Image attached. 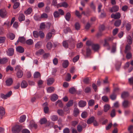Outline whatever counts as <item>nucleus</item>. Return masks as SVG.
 <instances>
[{"instance_id": "obj_63", "label": "nucleus", "mask_w": 133, "mask_h": 133, "mask_svg": "<svg viewBox=\"0 0 133 133\" xmlns=\"http://www.w3.org/2000/svg\"><path fill=\"white\" fill-rule=\"evenodd\" d=\"M44 5V3L42 2L39 3L38 4V6L39 8L43 7Z\"/></svg>"}, {"instance_id": "obj_36", "label": "nucleus", "mask_w": 133, "mask_h": 133, "mask_svg": "<svg viewBox=\"0 0 133 133\" xmlns=\"http://www.w3.org/2000/svg\"><path fill=\"white\" fill-rule=\"evenodd\" d=\"M42 42H38L35 44V46L36 48L38 49L42 45Z\"/></svg>"}, {"instance_id": "obj_21", "label": "nucleus", "mask_w": 133, "mask_h": 133, "mask_svg": "<svg viewBox=\"0 0 133 133\" xmlns=\"http://www.w3.org/2000/svg\"><path fill=\"white\" fill-rule=\"evenodd\" d=\"M130 102L127 100H124L122 103V105L125 108H127L128 107Z\"/></svg>"}, {"instance_id": "obj_59", "label": "nucleus", "mask_w": 133, "mask_h": 133, "mask_svg": "<svg viewBox=\"0 0 133 133\" xmlns=\"http://www.w3.org/2000/svg\"><path fill=\"white\" fill-rule=\"evenodd\" d=\"M86 44L87 45L89 46L93 44L92 42L90 40H89L87 41L86 43Z\"/></svg>"}, {"instance_id": "obj_15", "label": "nucleus", "mask_w": 133, "mask_h": 133, "mask_svg": "<svg viewBox=\"0 0 133 133\" xmlns=\"http://www.w3.org/2000/svg\"><path fill=\"white\" fill-rule=\"evenodd\" d=\"M67 6V4L65 2H63L62 3H59L57 5V7L59 8L61 7H63L66 8Z\"/></svg>"}, {"instance_id": "obj_13", "label": "nucleus", "mask_w": 133, "mask_h": 133, "mask_svg": "<svg viewBox=\"0 0 133 133\" xmlns=\"http://www.w3.org/2000/svg\"><path fill=\"white\" fill-rule=\"evenodd\" d=\"M92 48L94 50L97 51L99 49L100 46L98 44H93L92 45Z\"/></svg>"}, {"instance_id": "obj_7", "label": "nucleus", "mask_w": 133, "mask_h": 133, "mask_svg": "<svg viewBox=\"0 0 133 133\" xmlns=\"http://www.w3.org/2000/svg\"><path fill=\"white\" fill-rule=\"evenodd\" d=\"M54 81L55 80L53 78H49L47 80V84L48 85H51L52 84Z\"/></svg>"}, {"instance_id": "obj_51", "label": "nucleus", "mask_w": 133, "mask_h": 133, "mask_svg": "<svg viewBox=\"0 0 133 133\" xmlns=\"http://www.w3.org/2000/svg\"><path fill=\"white\" fill-rule=\"evenodd\" d=\"M110 115L111 117H113L115 116V110L114 109H113L111 111Z\"/></svg>"}, {"instance_id": "obj_57", "label": "nucleus", "mask_w": 133, "mask_h": 133, "mask_svg": "<svg viewBox=\"0 0 133 133\" xmlns=\"http://www.w3.org/2000/svg\"><path fill=\"white\" fill-rule=\"evenodd\" d=\"M127 53L126 58L128 59H129L131 58L132 56L131 53L130 52H128Z\"/></svg>"}, {"instance_id": "obj_47", "label": "nucleus", "mask_w": 133, "mask_h": 133, "mask_svg": "<svg viewBox=\"0 0 133 133\" xmlns=\"http://www.w3.org/2000/svg\"><path fill=\"white\" fill-rule=\"evenodd\" d=\"M57 113L60 116H62L64 114L63 111L61 109H58L57 111Z\"/></svg>"}, {"instance_id": "obj_55", "label": "nucleus", "mask_w": 133, "mask_h": 133, "mask_svg": "<svg viewBox=\"0 0 133 133\" xmlns=\"http://www.w3.org/2000/svg\"><path fill=\"white\" fill-rule=\"evenodd\" d=\"M48 18V15L45 13H43L42 14L41 16V18Z\"/></svg>"}, {"instance_id": "obj_28", "label": "nucleus", "mask_w": 133, "mask_h": 133, "mask_svg": "<svg viewBox=\"0 0 133 133\" xmlns=\"http://www.w3.org/2000/svg\"><path fill=\"white\" fill-rule=\"evenodd\" d=\"M110 106L108 104H105L104 106V110L105 112H107L109 109Z\"/></svg>"}, {"instance_id": "obj_49", "label": "nucleus", "mask_w": 133, "mask_h": 133, "mask_svg": "<svg viewBox=\"0 0 133 133\" xmlns=\"http://www.w3.org/2000/svg\"><path fill=\"white\" fill-rule=\"evenodd\" d=\"M47 120L45 118H44L40 120V123L41 124H43L46 123Z\"/></svg>"}, {"instance_id": "obj_24", "label": "nucleus", "mask_w": 133, "mask_h": 133, "mask_svg": "<svg viewBox=\"0 0 133 133\" xmlns=\"http://www.w3.org/2000/svg\"><path fill=\"white\" fill-rule=\"evenodd\" d=\"M68 64L69 62L68 60L64 61L62 64L64 68H66L68 66Z\"/></svg>"}, {"instance_id": "obj_18", "label": "nucleus", "mask_w": 133, "mask_h": 133, "mask_svg": "<svg viewBox=\"0 0 133 133\" xmlns=\"http://www.w3.org/2000/svg\"><path fill=\"white\" fill-rule=\"evenodd\" d=\"M95 117L94 116H92L89 118L87 121L88 124H90L93 122L95 120Z\"/></svg>"}, {"instance_id": "obj_10", "label": "nucleus", "mask_w": 133, "mask_h": 133, "mask_svg": "<svg viewBox=\"0 0 133 133\" xmlns=\"http://www.w3.org/2000/svg\"><path fill=\"white\" fill-rule=\"evenodd\" d=\"M5 82L7 86H10L12 84L13 81L11 78H9Z\"/></svg>"}, {"instance_id": "obj_39", "label": "nucleus", "mask_w": 133, "mask_h": 133, "mask_svg": "<svg viewBox=\"0 0 133 133\" xmlns=\"http://www.w3.org/2000/svg\"><path fill=\"white\" fill-rule=\"evenodd\" d=\"M46 47L48 49H51L52 47V44L50 42H48L46 45Z\"/></svg>"}, {"instance_id": "obj_22", "label": "nucleus", "mask_w": 133, "mask_h": 133, "mask_svg": "<svg viewBox=\"0 0 133 133\" xmlns=\"http://www.w3.org/2000/svg\"><path fill=\"white\" fill-rule=\"evenodd\" d=\"M34 76L35 78H40L41 75L40 73L38 72L37 71L35 72L34 75Z\"/></svg>"}, {"instance_id": "obj_11", "label": "nucleus", "mask_w": 133, "mask_h": 133, "mask_svg": "<svg viewBox=\"0 0 133 133\" xmlns=\"http://www.w3.org/2000/svg\"><path fill=\"white\" fill-rule=\"evenodd\" d=\"M86 102L83 101H81L78 102L79 106L80 107H83L85 106L86 104Z\"/></svg>"}, {"instance_id": "obj_17", "label": "nucleus", "mask_w": 133, "mask_h": 133, "mask_svg": "<svg viewBox=\"0 0 133 133\" xmlns=\"http://www.w3.org/2000/svg\"><path fill=\"white\" fill-rule=\"evenodd\" d=\"M131 49V46L128 44L126 45L125 47V49L124 50V52L127 53L128 52H129L130 51Z\"/></svg>"}, {"instance_id": "obj_31", "label": "nucleus", "mask_w": 133, "mask_h": 133, "mask_svg": "<svg viewBox=\"0 0 133 133\" xmlns=\"http://www.w3.org/2000/svg\"><path fill=\"white\" fill-rule=\"evenodd\" d=\"M121 23V21L120 20H116L115 22L114 25L116 26H119Z\"/></svg>"}, {"instance_id": "obj_14", "label": "nucleus", "mask_w": 133, "mask_h": 133, "mask_svg": "<svg viewBox=\"0 0 133 133\" xmlns=\"http://www.w3.org/2000/svg\"><path fill=\"white\" fill-rule=\"evenodd\" d=\"M16 50L17 51L21 53H23L24 51V49L21 46L17 47L16 48Z\"/></svg>"}, {"instance_id": "obj_35", "label": "nucleus", "mask_w": 133, "mask_h": 133, "mask_svg": "<svg viewBox=\"0 0 133 133\" xmlns=\"http://www.w3.org/2000/svg\"><path fill=\"white\" fill-rule=\"evenodd\" d=\"M58 117L57 116L53 115L51 116V119L53 121H56L57 120Z\"/></svg>"}, {"instance_id": "obj_53", "label": "nucleus", "mask_w": 133, "mask_h": 133, "mask_svg": "<svg viewBox=\"0 0 133 133\" xmlns=\"http://www.w3.org/2000/svg\"><path fill=\"white\" fill-rule=\"evenodd\" d=\"M102 99L103 101L105 102H107L108 101L109 99L107 96H104L102 97Z\"/></svg>"}, {"instance_id": "obj_1", "label": "nucleus", "mask_w": 133, "mask_h": 133, "mask_svg": "<svg viewBox=\"0 0 133 133\" xmlns=\"http://www.w3.org/2000/svg\"><path fill=\"white\" fill-rule=\"evenodd\" d=\"M15 70L17 71V75L18 77L21 78L23 75L21 68L19 65H17L15 67Z\"/></svg>"}, {"instance_id": "obj_30", "label": "nucleus", "mask_w": 133, "mask_h": 133, "mask_svg": "<svg viewBox=\"0 0 133 133\" xmlns=\"http://www.w3.org/2000/svg\"><path fill=\"white\" fill-rule=\"evenodd\" d=\"M26 116L25 115H23L21 116L19 121L20 122L22 123L25 120Z\"/></svg>"}, {"instance_id": "obj_60", "label": "nucleus", "mask_w": 133, "mask_h": 133, "mask_svg": "<svg viewBox=\"0 0 133 133\" xmlns=\"http://www.w3.org/2000/svg\"><path fill=\"white\" fill-rule=\"evenodd\" d=\"M75 15L79 18H81V15L77 10H76V11Z\"/></svg>"}, {"instance_id": "obj_42", "label": "nucleus", "mask_w": 133, "mask_h": 133, "mask_svg": "<svg viewBox=\"0 0 133 133\" xmlns=\"http://www.w3.org/2000/svg\"><path fill=\"white\" fill-rule=\"evenodd\" d=\"M30 125L31 127H34L35 128H36L37 127V125L35 124L33 121H31Z\"/></svg>"}, {"instance_id": "obj_19", "label": "nucleus", "mask_w": 133, "mask_h": 133, "mask_svg": "<svg viewBox=\"0 0 133 133\" xmlns=\"http://www.w3.org/2000/svg\"><path fill=\"white\" fill-rule=\"evenodd\" d=\"M118 7L117 6H113L112 8L110 10V11L111 12H116L118 11Z\"/></svg>"}, {"instance_id": "obj_8", "label": "nucleus", "mask_w": 133, "mask_h": 133, "mask_svg": "<svg viewBox=\"0 0 133 133\" xmlns=\"http://www.w3.org/2000/svg\"><path fill=\"white\" fill-rule=\"evenodd\" d=\"M5 111L4 109L2 107H0V117L2 118V117L5 114Z\"/></svg>"}, {"instance_id": "obj_58", "label": "nucleus", "mask_w": 133, "mask_h": 133, "mask_svg": "<svg viewBox=\"0 0 133 133\" xmlns=\"http://www.w3.org/2000/svg\"><path fill=\"white\" fill-rule=\"evenodd\" d=\"M81 116L83 118H85L87 116V113L86 112H82L81 114Z\"/></svg>"}, {"instance_id": "obj_6", "label": "nucleus", "mask_w": 133, "mask_h": 133, "mask_svg": "<svg viewBox=\"0 0 133 133\" xmlns=\"http://www.w3.org/2000/svg\"><path fill=\"white\" fill-rule=\"evenodd\" d=\"M19 42L22 43H25V39L23 37H19L16 43H15V44L16 45Z\"/></svg>"}, {"instance_id": "obj_29", "label": "nucleus", "mask_w": 133, "mask_h": 133, "mask_svg": "<svg viewBox=\"0 0 133 133\" xmlns=\"http://www.w3.org/2000/svg\"><path fill=\"white\" fill-rule=\"evenodd\" d=\"M56 105H58L60 107H62L63 106V104L62 101L60 100H58L55 102Z\"/></svg>"}, {"instance_id": "obj_34", "label": "nucleus", "mask_w": 133, "mask_h": 133, "mask_svg": "<svg viewBox=\"0 0 133 133\" xmlns=\"http://www.w3.org/2000/svg\"><path fill=\"white\" fill-rule=\"evenodd\" d=\"M32 11V8H29L26 10L24 11V13L26 14L29 15L31 13Z\"/></svg>"}, {"instance_id": "obj_61", "label": "nucleus", "mask_w": 133, "mask_h": 133, "mask_svg": "<svg viewBox=\"0 0 133 133\" xmlns=\"http://www.w3.org/2000/svg\"><path fill=\"white\" fill-rule=\"evenodd\" d=\"M39 36L41 38H43L44 36V34L43 32L42 31H39Z\"/></svg>"}, {"instance_id": "obj_5", "label": "nucleus", "mask_w": 133, "mask_h": 133, "mask_svg": "<svg viewBox=\"0 0 133 133\" xmlns=\"http://www.w3.org/2000/svg\"><path fill=\"white\" fill-rule=\"evenodd\" d=\"M111 16L112 18H114L115 19H118L120 18L121 14L119 12H117L115 14H111Z\"/></svg>"}, {"instance_id": "obj_32", "label": "nucleus", "mask_w": 133, "mask_h": 133, "mask_svg": "<svg viewBox=\"0 0 133 133\" xmlns=\"http://www.w3.org/2000/svg\"><path fill=\"white\" fill-rule=\"evenodd\" d=\"M55 90L54 87H50L48 88L47 89V90L48 93H51L53 91Z\"/></svg>"}, {"instance_id": "obj_52", "label": "nucleus", "mask_w": 133, "mask_h": 133, "mask_svg": "<svg viewBox=\"0 0 133 133\" xmlns=\"http://www.w3.org/2000/svg\"><path fill=\"white\" fill-rule=\"evenodd\" d=\"M91 91V89L89 87H87L84 89V92L85 93H88L89 92Z\"/></svg>"}, {"instance_id": "obj_26", "label": "nucleus", "mask_w": 133, "mask_h": 133, "mask_svg": "<svg viewBox=\"0 0 133 133\" xmlns=\"http://www.w3.org/2000/svg\"><path fill=\"white\" fill-rule=\"evenodd\" d=\"M44 51L42 49H40L38 51L36 52V55L37 56H39L44 53Z\"/></svg>"}, {"instance_id": "obj_43", "label": "nucleus", "mask_w": 133, "mask_h": 133, "mask_svg": "<svg viewBox=\"0 0 133 133\" xmlns=\"http://www.w3.org/2000/svg\"><path fill=\"white\" fill-rule=\"evenodd\" d=\"M33 36L36 38H38L39 36V32L38 33L36 31H34L33 32Z\"/></svg>"}, {"instance_id": "obj_33", "label": "nucleus", "mask_w": 133, "mask_h": 133, "mask_svg": "<svg viewBox=\"0 0 133 133\" xmlns=\"http://www.w3.org/2000/svg\"><path fill=\"white\" fill-rule=\"evenodd\" d=\"M52 34L51 32H48L46 35V38L47 39L49 40L51 39L52 36Z\"/></svg>"}, {"instance_id": "obj_37", "label": "nucleus", "mask_w": 133, "mask_h": 133, "mask_svg": "<svg viewBox=\"0 0 133 133\" xmlns=\"http://www.w3.org/2000/svg\"><path fill=\"white\" fill-rule=\"evenodd\" d=\"M9 38L11 40H13L15 38V35L12 33H10L8 35Z\"/></svg>"}, {"instance_id": "obj_44", "label": "nucleus", "mask_w": 133, "mask_h": 133, "mask_svg": "<svg viewBox=\"0 0 133 133\" xmlns=\"http://www.w3.org/2000/svg\"><path fill=\"white\" fill-rule=\"evenodd\" d=\"M73 100H70L66 104V106L68 107H69L73 105Z\"/></svg>"}, {"instance_id": "obj_23", "label": "nucleus", "mask_w": 133, "mask_h": 133, "mask_svg": "<svg viewBox=\"0 0 133 133\" xmlns=\"http://www.w3.org/2000/svg\"><path fill=\"white\" fill-rule=\"evenodd\" d=\"M129 95V93L128 92H123L121 94V97L122 98L124 99L128 97Z\"/></svg>"}, {"instance_id": "obj_9", "label": "nucleus", "mask_w": 133, "mask_h": 133, "mask_svg": "<svg viewBox=\"0 0 133 133\" xmlns=\"http://www.w3.org/2000/svg\"><path fill=\"white\" fill-rule=\"evenodd\" d=\"M18 19L20 22L24 21L25 19L24 15L22 14H19L18 15Z\"/></svg>"}, {"instance_id": "obj_48", "label": "nucleus", "mask_w": 133, "mask_h": 133, "mask_svg": "<svg viewBox=\"0 0 133 133\" xmlns=\"http://www.w3.org/2000/svg\"><path fill=\"white\" fill-rule=\"evenodd\" d=\"M20 3L18 2L15 3L13 6V8L14 9H16L18 8L19 5Z\"/></svg>"}, {"instance_id": "obj_27", "label": "nucleus", "mask_w": 133, "mask_h": 133, "mask_svg": "<svg viewBox=\"0 0 133 133\" xmlns=\"http://www.w3.org/2000/svg\"><path fill=\"white\" fill-rule=\"evenodd\" d=\"M79 113V110L77 108H75L74 110V115L75 117L77 116Z\"/></svg>"}, {"instance_id": "obj_3", "label": "nucleus", "mask_w": 133, "mask_h": 133, "mask_svg": "<svg viewBox=\"0 0 133 133\" xmlns=\"http://www.w3.org/2000/svg\"><path fill=\"white\" fill-rule=\"evenodd\" d=\"M7 12L5 9L0 10V16L2 18H5L7 17Z\"/></svg>"}, {"instance_id": "obj_62", "label": "nucleus", "mask_w": 133, "mask_h": 133, "mask_svg": "<svg viewBox=\"0 0 133 133\" xmlns=\"http://www.w3.org/2000/svg\"><path fill=\"white\" fill-rule=\"evenodd\" d=\"M13 68L11 67L10 66H7L6 69V71L7 72L9 70H10L11 71H12L13 70Z\"/></svg>"}, {"instance_id": "obj_2", "label": "nucleus", "mask_w": 133, "mask_h": 133, "mask_svg": "<svg viewBox=\"0 0 133 133\" xmlns=\"http://www.w3.org/2000/svg\"><path fill=\"white\" fill-rule=\"evenodd\" d=\"M21 127L18 125L13 127L12 129V132L14 133H18L21 130Z\"/></svg>"}, {"instance_id": "obj_50", "label": "nucleus", "mask_w": 133, "mask_h": 133, "mask_svg": "<svg viewBox=\"0 0 133 133\" xmlns=\"http://www.w3.org/2000/svg\"><path fill=\"white\" fill-rule=\"evenodd\" d=\"M71 75L69 73H68L65 78V80L67 81H69L71 79Z\"/></svg>"}, {"instance_id": "obj_45", "label": "nucleus", "mask_w": 133, "mask_h": 133, "mask_svg": "<svg viewBox=\"0 0 133 133\" xmlns=\"http://www.w3.org/2000/svg\"><path fill=\"white\" fill-rule=\"evenodd\" d=\"M69 92L71 94H73L76 92V90L74 87H72L69 89Z\"/></svg>"}, {"instance_id": "obj_38", "label": "nucleus", "mask_w": 133, "mask_h": 133, "mask_svg": "<svg viewBox=\"0 0 133 133\" xmlns=\"http://www.w3.org/2000/svg\"><path fill=\"white\" fill-rule=\"evenodd\" d=\"M88 103L89 106H92L94 104L95 101L93 99H91L89 101Z\"/></svg>"}, {"instance_id": "obj_64", "label": "nucleus", "mask_w": 133, "mask_h": 133, "mask_svg": "<svg viewBox=\"0 0 133 133\" xmlns=\"http://www.w3.org/2000/svg\"><path fill=\"white\" fill-rule=\"evenodd\" d=\"M70 132V130L68 128H65L63 130V133H69Z\"/></svg>"}, {"instance_id": "obj_16", "label": "nucleus", "mask_w": 133, "mask_h": 133, "mask_svg": "<svg viewBox=\"0 0 133 133\" xmlns=\"http://www.w3.org/2000/svg\"><path fill=\"white\" fill-rule=\"evenodd\" d=\"M28 85V83L26 82L25 81H23L21 84V86L22 88H26Z\"/></svg>"}, {"instance_id": "obj_12", "label": "nucleus", "mask_w": 133, "mask_h": 133, "mask_svg": "<svg viewBox=\"0 0 133 133\" xmlns=\"http://www.w3.org/2000/svg\"><path fill=\"white\" fill-rule=\"evenodd\" d=\"M7 54L9 56L12 55L14 53V49L12 48H10L7 51Z\"/></svg>"}, {"instance_id": "obj_25", "label": "nucleus", "mask_w": 133, "mask_h": 133, "mask_svg": "<svg viewBox=\"0 0 133 133\" xmlns=\"http://www.w3.org/2000/svg\"><path fill=\"white\" fill-rule=\"evenodd\" d=\"M25 43L28 45H31L33 44L34 42L33 40L31 39H29L27 40Z\"/></svg>"}, {"instance_id": "obj_54", "label": "nucleus", "mask_w": 133, "mask_h": 133, "mask_svg": "<svg viewBox=\"0 0 133 133\" xmlns=\"http://www.w3.org/2000/svg\"><path fill=\"white\" fill-rule=\"evenodd\" d=\"M82 127L81 125H78L77 127V129L78 132H81L82 131Z\"/></svg>"}, {"instance_id": "obj_41", "label": "nucleus", "mask_w": 133, "mask_h": 133, "mask_svg": "<svg viewBox=\"0 0 133 133\" xmlns=\"http://www.w3.org/2000/svg\"><path fill=\"white\" fill-rule=\"evenodd\" d=\"M70 14L69 12L67 13L65 16V18L66 19L67 21H69L70 20Z\"/></svg>"}, {"instance_id": "obj_20", "label": "nucleus", "mask_w": 133, "mask_h": 133, "mask_svg": "<svg viewBox=\"0 0 133 133\" xmlns=\"http://www.w3.org/2000/svg\"><path fill=\"white\" fill-rule=\"evenodd\" d=\"M58 96L57 95L54 94L51 96V99L52 101L54 102L58 99Z\"/></svg>"}, {"instance_id": "obj_40", "label": "nucleus", "mask_w": 133, "mask_h": 133, "mask_svg": "<svg viewBox=\"0 0 133 133\" xmlns=\"http://www.w3.org/2000/svg\"><path fill=\"white\" fill-rule=\"evenodd\" d=\"M127 42L128 44H131L132 43V40L131 37L130 36H128L127 37Z\"/></svg>"}, {"instance_id": "obj_46", "label": "nucleus", "mask_w": 133, "mask_h": 133, "mask_svg": "<svg viewBox=\"0 0 133 133\" xmlns=\"http://www.w3.org/2000/svg\"><path fill=\"white\" fill-rule=\"evenodd\" d=\"M10 21H6L5 22L3 25V26H4V25H6L7 28H9L10 26Z\"/></svg>"}, {"instance_id": "obj_56", "label": "nucleus", "mask_w": 133, "mask_h": 133, "mask_svg": "<svg viewBox=\"0 0 133 133\" xmlns=\"http://www.w3.org/2000/svg\"><path fill=\"white\" fill-rule=\"evenodd\" d=\"M6 38L5 37H0V43H3L5 41Z\"/></svg>"}, {"instance_id": "obj_4", "label": "nucleus", "mask_w": 133, "mask_h": 133, "mask_svg": "<svg viewBox=\"0 0 133 133\" xmlns=\"http://www.w3.org/2000/svg\"><path fill=\"white\" fill-rule=\"evenodd\" d=\"M113 39V38L112 37H108L104 40V46H109V44L108 43L109 41H112Z\"/></svg>"}]
</instances>
